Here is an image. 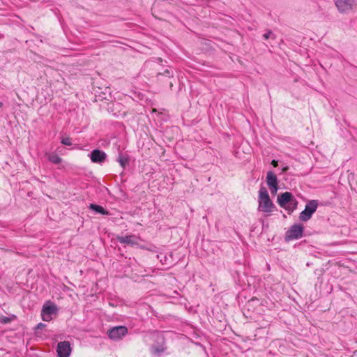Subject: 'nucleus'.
Returning <instances> with one entry per match:
<instances>
[{"instance_id": "obj_2", "label": "nucleus", "mask_w": 357, "mask_h": 357, "mask_svg": "<svg viewBox=\"0 0 357 357\" xmlns=\"http://www.w3.org/2000/svg\"><path fill=\"white\" fill-rule=\"evenodd\" d=\"M278 203L281 207L288 211L289 213L296 208L298 204L297 200L289 192H285L279 195Z\"/></svg>"}, {"instance_id": "obj_10", "label": "nucleus", "mask_w": 357, "mask_h": 357, "mask_svg": "<svg viewBox=\"0 0 357 357\" xmlns=\"http://www.w3.org/2000/svg\"><path fill=\"white\" fill-rule=\"evenodd\" d=\"M89 157L94 163H102L105 161L107 155L102 151L95 149L91 152Z\"/></svg>"}, {"instance_id": "obj_15", "label": "nucleus", "mask_w": 357, "mask_h": 357, "mask_svg": "<svg viewBox=\"0 0 357 357\" xmlns=\"http://www.w3.org/2000/svg\"><path fill=\"white\" fill-rule=\"evenodd\" d=\"M152 351L155 354H160L164 351V348L162 347H153Z\"/></svg>"}, {"instance_id": "obj_19", "label": "nucleus", "mask_w": 357, "mask_h": 357, "mask_svg": "<svg viewBox=\"0 0 357 357\" xmlns=\"http://www.w3.org/2000/svg\"><path fill=\"white\" fill-rule=\"evenodd\" d=\"M165 75H167L168 77L172 76V73L169 71V70L167 69L165 71Z\"/></svg>"}, {"instance_id": "obj_13", "label": "nucleus", "mask_w": 357, "mask_h": 357, "mask_svg": "<svg viewBox=\"0 0 357 357\" xmlns=\"http://www.w3.org/2000/svg\"><path fill=\"white\" fill-rule=\"evenodd\" d=\"M117 161L123 168H125L128 163L129 158L127 155L120 154L118 157Z\"/></svg>"}, {"instance_id": "obj_20", "label": "nucleus", "mask_w": 357, "mask_h": 357, "mask_svg": "<svg viewBox=\"0 0 357 357\" xmlns=\"http://www.w3.org/2000/svg\"><path fill=\"white\" fill-rule=\"evenodd\" d=\"M271 164L274 166V167H277L278 166V161L275 160H273L272 162H271Z\"/></svg>"}, {"instance_id": "obj_8", "label": "nucleus", "mask_w": 357, "mask_h": 357, "mask_svg": "<svg viewBox=\"0 0 357 357\" xmlns=\"http://www.w3.org/2000/svg\"><path fill=\"white\" fill-rule=\"evenodd\" d=\"M56 306L54 304L44 305L41 313L43 320L45 321H50L52 320V316L56 312Z\"/></svg>"}, {"instance_id": "obj_12", "label": "nucleus", "mask_w": 357, "mask_h": 357, "mask_svg": "<svg viewBox=\"0 0 357 357\" xmlns=\"http://www.w3.org/2000/svg\"><path fill=\"white\" fill-rule=\"evenodd\" d=\"M89 208L91 210L95 211L96 212L102 214V215H108L109 212L106 211L103 207L101 206L95 204H91L89 206Z\"/></svg>"}, {"instance_id": "obj_1", "label": "nucleus", "mask_w": 357, "mask_h": 357, "mask_svg": "<svg viewBox=\"0 0 357 357\" xmlns=\"http://www.w3.org/2000/svg\"><path fill=\"white\" fill-rule=\"evenodd\" d=\"M258 210L264 213H270L273 211L275 205L271 201L266 188L261 187L259 190Z\"/></svg>"}, {"instance_id": "obj_17", "label": "nucleus", "mask_w": 357, "mask_h": 357, "mask_svg": "<svg viewBox=\"0 0 357 357\" xmlns=\"http://www.w3.org/2000/svg\"><path fill=\"white\" fill-rule=\"evenodd\" d=\"M158 257L160 258V260L162 262V264H167V262H166L167 257L166 256H163V255H158Z\"/></svg>"}, {"instance_id": "obj_23", "label": "nucleus", "mask_w": 357, "mask_h": 357, "mask_svg": "<svg viewBox=\"0 0 357 357\" xmlns=\"http://www.w3.org/2000/svg\"><path fill=\"white\" fill-rule=\"evenodd\" d=\"M288 169H289V167H283V168H282V171L283 172H287Z\"/></svg>"}, {"instance_id": "obj_4", "label": "nucleus", "mask_w": 357, "mask_h": 357, "mask_svg": "<svg viewBox=\"0 0 357 357\" xmlns=\"http://www.w3.org/2000/svg\"><path fill=\"white\" fill-rule=\"evenodd\" d=\"M304 227L301 224L292 225L285 234V240L287 241L298 239L303 236Z\"/></svg>"}, {"instance_id": "obj_18", "label": "nucleus", "mask_w": 357, "mask_h": 357, "mask_svg": "<svg viewBox=\"0 0 357 357\" xmlns=\"http://www.w3.org/2000/svg\"><path fill=\"white\" fill-rule=\"evenodd\" d=\"M271 35H273V33L271 31H268L263 35V38L266 40L268 39Z\"/></svg>"}, {"instance_id": "obj_6", "label": "nucleus", "mask_w": 357, "mask_h": 357, "mask_svg": "<svg viewBox=\"0 0 357 357\" xmlns=\"http://www.w3.org/2000/svg\"><path fill=\"white\" fill-rule=\"evenodd\" d=\"M56 352L58 357H69L72 348L68 341H63L58 343L56 347Z\"/></svg>"}, {"instance_id": "obj_16", "label": "nucleus", "mask_w": 357, "mask_h": 357, "mask_svg": "<svg viewBox=\"0 0 357 357\" xmlns=\"http://www.w3.org/2000/svg\"><path fill=\"white\" fill-rule=\"evenodd\" d=\"M61 143L66 146H70L72 144L71 139L70 137H64L61 139Z\"/></svg>"}, {"instance_id": "obj_22", "label": "nucleus", "mask_w": 357, "mask_h": 357, "mask_svg": "<svg viewBox=\"0 0 357 357\" xmlns=\"http://www.w3.org/2000/svg\"><path fill=\"white\" fill-rule=\"evenodd\" d=\"M3 323H8L10 321V319L7 317H5L4 319H3V321H2Z\"/></svg>"}, {"instance_id": "obj_5", "label": "nucleus", "mask_w": 357, "mask_h": 357, "mask_svg": "<svg viewBox=\"0 0 357 357\" xmlns=\"http://www.w3.org/2000/svg\"><path fill=\"white\" fill-rule=\"evenodd\" d=\"M128 333V328L123 326H115L107 331L109 337L113 340H119Z\"/></svg>"}, {"instance_id": "obj_3", "label": "nucleus", "mask_w": 357, "mask_h": 357, "mask_svg": "<svg viewBox=\"0 0 357 357\" xmlns=\"http://www.w3.org/2000/svg\"><path fill=\"white\" fill-rule=\"evenodd\" d=\"M318 206L317 200L309 201L305 207V209L300 213L299 219L301 221L306 222L309 220L312 214L316 211Z\"/></svg>"}, {"instance_id": "obj_14", "label": "nucleus", "mask_w": 357, "mask_h": 357, "mask_svg": "<svg viewBox=\"0 0 357 357\" xmlns=\"http://www.w3.org/2000/svg\"><path fill=\"white\" fill-rule=\"evenodd\" d=\"M48 160L54 164H59L61 162V158L56 154H51L48 157Z\"/></svg>"}, {"instance_id": "obj_7", "label": "nucleus", "mask_w": 357, "mask_h": 357, "mask_svg": "<svg viewBox=\"0 0 357 357\" xmlns=\"http://www.w3.org/2000/svg\"><path fill=\"white\" fill-rule=\"evenodd\" d=\"M117 241L122 244H126L130 246L139 245L141 241L140 238L136 235L118 236Z\"/></svg>"}, {"instance_id": "obj_9", "label": "nucleus", "mask_w": 357, "mask_h": 357, "mask_svg": "<svg viewBox=\"0 0 357 357\" xmlns=\"http://www.w3.org/2000/svg\"><path fill=\"white\" fill-rule=\"evenodd\" d=\"M266 183L272 193H275L278 189V178L273 172H268L266 176Z\"/></svg>"}, {"instance_id": "obj_21", "label": "nucleus", "mask_w": 357, "mask_h": 357, "mask_svg": "<svg viewBox=\"0 0 357 357\" xmlns=\"http://www.w3.org/2000/svg\"><path fill=\"white\" fill-rule=\"evenodd\" d=\"M45 326V324H43V323H39L37 326V328H42Z\"/></svg>"}, {"instance_id": "obj_11", "label": "nucleus", "mask_w": 357, "mask_h": 357, "mask_svg": "<svg viewBox=\"0 0 357 357\" xmlns=\"http://www.w3.org/2000/svg\"><path fill=\"white\" fill-rule=\"evenodd\" d=\"M355 1L356 0H337L335 5L341 13H344L351 9Z\"/></svg>"}]
</instances>
